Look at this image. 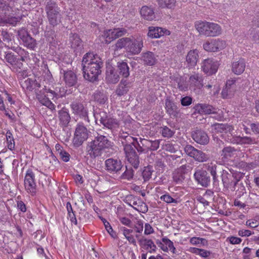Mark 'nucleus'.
I'll return each instance as SVG.
<instances>
[{"label": "nucleus", "mask_w": 259, "mask_h": 259, "mask_svg": "<svg viewBox=\"0 0 259 259\" xmlns=\"http://www.w3.org/2000/svg\"><path fill=\"white\" fill-rule=\"evenodd\" d=\"M199 55L197 50L190 51L186 56V62L189 67H194L198 60Z\"/></svg>", "instance_id": "25"}, {"label": "nucleus", "mask_w": 259, "mask_h": 259, "mask_svg": "<svg viewBox=\"0 0 259 259\" xmlns=\"http://www.w3.org/2000/svg\"><path fill=\"white\" fill-rule=\"evenodd\" d=\"M203 78L202 75L199 73H194L189 78L190 89L194 91H198L203 87Z\"/></svg>", "instance_id": "16"}, {"label": "nucleus", "mask_w": 259, "mask_h": 259, "mask_svg": "<svg viewBox=\"0 0 259 259\" xmlns=\"http://www.w3.org/2000/svg\"><path fill=\"white\" fill-rule=\"evenodd\" d=\"M139 243L141 247L149 250L150 252L155 251L156 249V246L152 240L146 239L144 237L139 239Z\"/></svg>", "instance_id": "28"}, {"label": "nucleus", "mask_w": 259, "mask_h": 259, "mask_svg": "<svg viewBox=\"0 0 259 259\" xmlns=\"http://www.w3.org/2000/svg\"><path fill=\"white\" fill-rule=\"evenodd\" d=\"M143 47V39L139 36L137 38L130 37V41L127 46V52L131 55H138L142 51Z\"/></svg>", "instance_id": "9"}, {"label": "nucleus", "mask_w": 259, "mask_h": 259, "mask_svg": "<svg viewBox=\"0 0 259 259\" xmlns=\"http://www.w3.org/2000/svg\"><path fill=\"white\" fill-rule=\"evenodd\" d=\"M0 58L9 63L16 71L23 67V63L12 52L3 51V46H0Z\"/></svg>", "instance_id": "7"}, {"label": "nucleus", "mask_w": 259, "mask_h": 259, "mask_svg": "<svg viewBox=\"0 0 259 259\" xmlns=\"http://www.w3.org/2000/svg\"><path fill=\"white\" fill-rule=\"evenodd\" d=\"M219 65V64L217 61L208 58L202 62L201 69L205 73L212 75L217 71Z\"/></svg>", "instance_id": "15"}, {"label": "nucleus", "mask_w": 259, "mask_h": 259, "mask_svg": "<svg viewBox=\"0 0 259 259\" xmlns=\"http://www.w3.org/2000/svg\"><path fill=\"white\" fill-rule=\"evenodd\" d=\"M162 242L168 247V250H169L173 253H175L176 250L175 247L174 246L173 242L167 238H162Z\"/></svg>", "instance_id": "64"}, {"label": "nucleus", "mask_w": 259, "mask_h": 259, "mask_svg": "<svg viewBox=\"0 0 259 259\" xmlns=\"http://www.w3.org/2000/svg\"><path fill=\"white\" fill-rule=\"evenodd\" d=\"M177 82L178 83V88L180 91H186L188 90L189 85L184 78H178L177 80Z\"/></svg>", "instance_id": "55"}, {"label": "nucleus", "mask_w": 259, "mask_h": 259, "mask_svg": "<svg viewBox=\"0 0 259 259\" xmlns=\"http://www.w3.org/2000/svg\"><path fill=\"white\" fill-rule=\"evenodd\" d=\"M196 156L195 157V160L199 162H205L209 159V156L207 154L204 153L202 151L198 150L196 151Z\"/></svg>", "instance_id": "52"}, {"label": "nucleus", "mask_w": 259, "mask_h": 259, "mask_svg": "<svg viewBox=\"0 0 259 259\" xmlns=\"http://www.w3.org/2000/svg\"><path fill=\"white\" fill-rule=\"evenodd\" d=\"M103 65L101 58L97 54L86 53L82 60L84 78L91 82L97 81Z\"/></svg>", "instance_id": "1"}, {"label": "nucleus", "mask_w": 259, "mask_h": 259, "mask_svg": "<svg viewBox=\"0 0 259 259\" xmlns=\"http://www.w3.org/2000/svg\"><path fill=\"white\" fill-rule=\"evenodd\" d=\"M127 161L131 165L136 169L138 168L140 163V159L139 155L137 153L132 154L126 157Z\"/></svg>", "instance_id": "42"}, {"label": "nucleus", "mask_w": 259, "mask_h": 259, "mask_svg": "<svg viewBox=\"0 0 259 259\" xmlns=\"http://www.w3.org/2000/svg\"><path fill=\"white\" fill-rule=\"evenodd\" d=\"M191 137L195 142L200 145H206L209 141V138L207 134L201 130L197 129L192 131Z\"/></svg>", "instance_id": "17"}, {"label": "nucleus", "mask_w": 259, "mask_h": 259, "mask_svg": "<svg viewBox=\"0 0 259 259\" xmlns=\"http://www.w3.org/2000/svg\"><path fill=\"white\" fill-rule=\"evenodd\" d=\"M250 37L254 41L259 42V30L252 28L249 30Z\"/></svg>", "instance_id": "57"}, {"label": "nucleus", "mask_w": 259, "mask_h": 259, "mask_svg": "<svg viewBox=\"0 0 259 259\" xmlns=\"http://www.w3.org/2000/svg\"><path fill=\"white\" fill-rule=\"evenodd\" d=\"M94 116L96 121L97 122L99 121L102 124L109 117L107 112L101 110L96 112V113H94Z\"/></svg>", "instance_id": "45"}, {"label": "nucleus", "mask_w": 259, "mask_h": 259, "mask_svg": "<svg viewBox=\"0 0 259 259\" xmlns=\"http://www.w3.org/2000/svg\"><path fill=\"white\" fill-rule=\"evenodd\" d=\"M195 26L200 35L214 37L222 33L221 27L218 24L207 21H197Z\"/></svg>", "instance_id": "4"}, {"label": "nucleus", "mask_w": 259, "mask_h": 259, "mask_svg": "<svg viewBox=\"0 0 259 259\" xmlns=\"http://www.w3.org/2000/svg\"><path fill=\"white\" fill-rule=\"evenodd\" d=\"M245 66V60L243 59H240L238 61L233 62L232 70L235 74L239 75L244 72Z\"/></svg>", "instance_id": "29"}, {"label": "nucleus", "mask_w": 259, "mask_h": 259, "mask_svg": "<svg viewBox=\"0 0 259 259\" xmlns=\"http://www.w3.org/2000/svg\"><path fill=\"white\" fill-rule=\"evenodd\" d=\"M196 150V148L191 145L187 144L184 147V151L185 153L190 157L192 156Z\"/></svg>", "instance_id": "62"}, {"label": "nucleus", "mask_w": 259, "mask_h": 259, "mask_svg": "<svg viewBox=\"0 0 259 259\" xmlns=\"http://www.w3.org/2000/svg\"><path fill=\"white\" fill-rule=\"evenodd\" d=\"M45 10L47 15L61 12V8L54 0H49L46 3Z\"/></svg>", "instance_id": "23"}, {"label": "nucleus", "mask_w": 259, "mask_h": 259, "mask_svg": "<svg viewBox=\"0 0 259 259\" xmlns=\"http://www.w3.org/2000/svg\"><path fill=\"white\" fill-rule=\"evenodd\" d=\"M236 140V144H253L255 143V139L249 137L238 136Z\"/></svg>", "instance_id": "41"}, {"label": "nucleus", "mask_w": 259, "mask_h": 259, "mask_svg": "<svg viewBox=\"0 0 259 259\" xmlns=\"http://www.w3.org/2000/svg\"><path fill=\"white\" fill-rule=\"evenodd\" d=\"M160 199L167 203H177V200L172 198L168 194L161 196L160 197Z\"/></svg>", "instance_id": "63"}, {"label": "nucleus", "mask_w": 259, "mask_h": 259, "mask_svg": "<svg viewBox=\"0 0 259 259\" xmlns=\"http://www.w3.org/2000/svg\"><path fill=\"white\" fill-rule=\"evenodd\" d=\"M170 34V31L164 28L150 26L148 28V32L147 35L152 38H159L164 35H169Z\"/></svg>", "instance_id": "19"}, {"label": "nucleus", "mask_w": 259, "mask_h": 259, "mask_svg": "<svg viewBox=\"0 0 259 259\" xmlns=\"http://www.w3.org/2000/svg\"><path fill=\"white\" fill-rule=\"evenodd\" d=\"M19 38L23 41L24 46L31 50H34L36 47V42L32 37L25 28H22L18 31Z\"/></svg>", "instance_id": "11"}, {"label": "nucleus", "mask_w": 259, "mask_h": 259, "mask_svg": "<svg viewBox=\"0 0 259 259\" xmlns=\"http://www.w3.org/2000/svg\"><path fill=\"white\" fill-rule=\"evenodd\" d=\"M105 169L110 174H118L123 165L120 159L118 158H110L105 161Z\"/></svg>", "instance_id": "10"}, {"label": "nucleus", "mask_w": 259, "mask_h": 259, "mask_svg": "<svg viewBox=\"0 0 259 259\" xmlns=\"http://www.w3.org/2000/svg\"><path fill=\"white\" fill-rule=\"evenodd\" d=\"M60 73L63 74V79L67 87L76 88L77 85L78 79L74 72L71 70H65L62 69Z\"/></svg>", "instance_id": "13"}, {"label": "nucleus", "mask_w": 259, "mask_h": 259, "mask_svg": "<svg viewBox=\"0 0 259 259\" xmlns=\"http://www.w3.org/2000/svg\"><path fill=\"white\" fill-rule=\"evenodd\" d=\"M142 60L144 64L149 66L154 65L157 61L154 54L150 51L142 53Z\"/></svg>", "instance_id": "32"}, {"label": "nucleus", "mask_w": 259, "mask_h": 259, "mask_svg": "<svg viewBox=\"0 0 259 259\" xmlns=\"http://www.w3.org/2000/svg\"><path fill=\"white\" fill-rule=\"evenodd\" d=\"M70 106L72 113L79 116L87 124H90V120L88 116V110L86 106H84L81 101L79 100L73 101Z\"/></svg>", "instance_id": "6"}, {"label": "nucleus", "mask_w": 259, "mask_h": 259, "mask_svg": "<svg viewBox=\"0 0 259 259\" xmlns=\"http://www.w3.org/2000/svg\"><path fill=\"white\" fill-rule=\"evenodd\" d=\"M69 42L71 48L75 50L81 49L82 41L76 33H71L70 34Z\"/></svg>", "instance_id": "36"}, {"label": "nucleus", "mask_w": 259, "mask_h": 259, "mask_svg": "<svg viewBox=\"0 0 259 259\" xmlns=\"http://www.w3.org/2000/svg\"><path fill=\"white\" fill-rule=\"evenodd\" d=\"M244 176V174L240 171L223 169L221 178L224 187L234 191L236 189V186Z\"/></svg>", "instance_id": "3"}, {"label": "nucleus", "mask_w": 259, "mask_h": 259, "mask_svg": "<svg viewBox=\"0 0 259 259\" xmlns=\"http://www.w3.org/2000/svg\"><path fill=\"white\" fill-rule=\"evenodd\" d=\"M129 41H130V37H122L118 39L115 45L112 46L114 52H118L123 48H124L127 52V46H128Z\"/></svg>", "instance_id": "34"}, {"label": "nucleus", "mask_w": 259, "mask_h": 259, "mask_svg": "<svg viewBox=\"0 0 259 259\" xmlns=\"http://www.w3.org/2000/svg\"><path fill=\"white\" fill-rule=\"evenodd\" d=\"M141 16L146 20L151 21L155 18L153 10L147 6H143L140 10Z\"/></svg>", "instance_id": "35"}, {"label": "nucleus", "mask_w": 259, "mask_h": 259, "mask_svg": "<svg viewBox=\"0 0 259 259\" xmlns=\"http://www.w3.org/2000/svg\"><path fill=\"white\" fill-rule=\"evenodd\" d=\"M165 105L166 112L171 117L176 118L178 116L180 110L177 104L171 100L169 98L166 99Z\"/></svg>", "instance_id": "18"}, {"label": "nucleus", "mask_w": 259, "mask_h": 259, "mask_svg": "<svg viewBox=\"0 0 259 259\" xmlns=\"http://www.w3.org/2000/svg\"><path fill=\"white\" fill-rule=\"evenodd\" d=\"M105 78L109 83H116L119 80V75L113 67L109 66L107 68Z\"/></svg>", "instance_id": "22"}, {"label": "nucleus", "mask_w": 259, "mask_h": 259, "mask_svg": "<svg viewBox=\"0 0 259 259\" xmlns=\"http://www.w3.org/2000/svg\"><path fill=\"white\" fill-rule=\"evenodd\" d=\"M102 125L111 130L115 129L119 127V122L115 119L108 117V118L103 122Z\"/></svg>", "instance_id": "39"}, {"label": "nucleus", "mask_w": 259, "mask_h": 259, "mask_svg": "<svg viewBox=\"0 0 259 259\" xmlns=\"http://www.w3.org/2000/svg\"><path fill=\"white\" fill-rule=\"evenodd\" d=\"M190 242L193 245H198L199 244L205 245L207 243L206 239L199 237H192L190 239Z\"/></svg>", "instance_id": "56"}, {"label": "nucleus", "mask_w": 259, "mask_h": 259, "mask_svg": "<svg viewBox=\"0 0 259 259\" xmlns=\"http://www.w3.org/2000/svg\"><path fill=\"white\" fill-rule=\"evenodd\" d=\"M153 172V169L152 166L149 165L144 167L142 171V176L144 181H148L151 179Z\"/></svg>", "instance_id": "49"}, {"label": "nucleus", "mask_w": 259, "mask_h": 259, "mask_svg": "<svg viewBox=\"0 0 259 259\" xmlns=\"http://www.w3.org/2000/svg\"><path fill=\"white\" fill-rule=\"evenodd\" d=\"M21 19L20 17H8L6 18L5 21L6 23L14 26L20 21Z\"/></svg>", "instance_id": "61"}, {"label": "nucleus", "mask_w": 259, "mask_h": 259, "mask_svg": "<svg viewBox=\"0 0 259 259\" xmlns=\"http://www.w3.org/2000/svg\"><path fill=\"white\" fill-rule=\"evenodd\" d=\"M47 17L49 24L53 27L56 26L61 23L63 18L61 12L47 15Z\"/></svg>", "instance_id": "37"}, {"label": "nucleus", "mask_w": 259, "mask_h": 259, "mask_svg": "<svg viewBox=\"0 0 259 259\" xmlns=\"http://www.w3.org/2000/svg\"><path fill=\"white\" fill-rule=\"evenodd\" d=\"M185 178V175L177 169L172 173L173 181L177 184L182 183Z\"/></svg>", "instance_id": "47"}, {"label": "nucleus", "mask_w": 259, "mask_h": 259, "mask_svg": "<svg viewBox=\"0 0 259 259\" xmlns=\"http://www.w3.org/2000/svg\"><path fill=\"white\" fill-rule=\"evenodd\" d=\"M7 146L9 149L13 150L15 149V142L12 133L8 131L6 133Z\"/></svg>", "instance_id": "48"}, {"label": "nucleus", "mask_w": 259, "mask_h": 259, "mask_svg": "<svg viewBox=\"0 0 259 259\" xmlns=\"http://www.w3.org/2000/svg\"><path fill=\"white\" fill-rule=\"evenodd\" d=\"M230 82H227L226 87L224 88L222 92V96L223 98H227L231 97L233 93L234 89H231L229 87Z\"/></svg>", "instance_id": "51"}, {"label": "nucleus", "mask_w": 259, "mask_h": 259, "mask_svg": "<svg viewBox=\"0 0 259 259\" xmlns=\"http://www.w3.org/2000/svg\"><path fill=\"white\" fill-rule=\"evenodd\" d=\"M141 143L143 146L146 148V150L155 151L159 147L160 142L159 140L151 141L146 139H142Z\"/></svg>", "instance_id": "33"}, {"label": "nucleus", "mask_w": 259, "mask_h": 259, "mask_svg": "<svg viewBox=\"0 0 259 259\" xmlns=\"http://www.w3.org/2000/svg\"><path fill=\"white\" fill-rule=\"evenodd\" d=\"M113 145V143L107 137L98 134L94 140L88 144L86 150L91 158H96L101 156L105 149L111 148Z\"/></svg>", "instance_id": "2"}, {"label": "nucleus", "mask_w": 259, "mask_h": 259, "mask_svg": "<svg viewBox=\"0 0 259 259\" xmlns=\"http://www.w3.org/2000/svg\"><path fill=\"white\" fill-rule=\"evenodd\" d=\"M161 128V130L160 131V133L161 134L162 136L165 138H171L174 135L175 133V132L174 130L170 129L166 126L162 127Z\"/></svg>", "instance_id": "53"}, {"label": "nucleus", "mask_w": 259, "mask_h": 259, "mask_svg": "<svg viewBox=\"0 0 259 259\" xmlns=\"http://www.w3.org/2000/svg\"><path fill=\"white\" fill-rule=\"evenodd\" d=\"M24 185L28 192L34 195L36 193V185L35 182V175L31 169L27 170L25 176Z\"/></svg>", "instance_id": "14"}, {"label": "nucleus", "mask_w": 259, "mask_h": 259, "mask_svg": "<svg viewBox=\"0 0 259 259\" xmlns=\"http://www.w3.org/2000/svg\"><path fill=\"white\" fill-rule=\"evenodd\" d=\"M90 124H87L82 122L77 123L73 139V144L74 147H78L86 141L89 136V131L87 126Z\"/></svg>", "instance_id": "5"}, {"label": "nucleus", "mask_w": 259, "mask_h": 259, "mask_svg": "<svg viewBox=\"0 0 259 259\" xmlns=\"http://www.w3.org/2000/svg\"><path fill=\"white\" fill-rule=\"evenodd\" d=\"M45 90L47 93L51 94L50 97L52 98V99L54 98L58 99L63 96V95L60 93V91H58L57 89H56L55 91L52 90L51 89H47L45 88Z\"/></svg>", "instance_id": "59"}, {"label": "nucleus", "mask_w": 259, "mask_h": 259, "mask_svg": "<svg viewBox=\"0 0 259 259\" xmlns=\"http://www.w3.org/2000/svg\"><path fill=\"white\" fill-rule=\"evenodd\" d=\"M1 35L3 37V40L9 42L12 40V34L8 32L7 29H2L1 30Z\"/></svg>", "instance_id": "58"}, {"label": "nucleus", "mask_w": 259, "mask_h": 259, "mask_svg": "<svg viewBox=\"0 0 259 259\" xmlns=\"http://www.w3.org/2000/svg\"><path fill=\"white\" fill-rule=\"evenodd\" d=\"M134 138L127 136L125 138L124 142H122L124 147V151L125 157L130 155L132 154L137 153L136 151L135 146H134Z\"/></svg>", "instance_id": "20"}, {"label": "nucleus", "mask_w": 259, "mask_h": 259, "mask_svg": "<svg viewBox=\"0 0 259 259\" xmlns=\"http://www.w3.org/2000/svg\"><path fill=\"white\" fill-rule=\"evenodd\" d=\"M104 36L106 38V43H109L116 38L115 33L113 29H108L104 31Z\"/></svg>", "instance_id": "50"}, {"label": "nucleus", "mask_w": 259, "mask_h": 259, "mask_svg": "<svg viewBox=\"0 0 259 259\" xmlns=\"http://www.w3.org/2000/svg\"><path fill=\"white\" fill-rule=\"evenodd\" d=\"M195 108L196 110L201 113L210 114L217 113V109L209 104H198L196 105Z\"/></svg>", "instance_id": "26"}, {"label": "nucleus", "mask_w": 259, "mask_h": 259, "mask_svg": "<svg viewBox=\"0 0 259 259\" xmlns=\"http://www.w3.org/2000/svg\"><path fill=\"white\" fill-rule=\"evenodd\" d=\"M40 102L42 105L46 106L52 111L55 110V105L48 98H44Z\"/></svg>", "instance_id": "60"}, {"label": "nucleus", "mask_w": 259, "mask_h": 259, "mask_svg": "<svg viewBox=\"0 0 259 259\" xmlns=\"http://www.w3.org/2000/svg\"><path fill=\"white\" fill-rule=\"evenodd\" d=\"M205 168L210 173L212 177L213 183L218 182V176L217 172L220 171L222 172L223 169L221 168V166L217 165V163L213 162H209L204 164Z\"/></svg>", "instance_id": "21"}, {"label": "nucleus", "mask_w": 259, "mask_h": 259, "mask_svg": "<svg viewBox=\"0 0 259 259\" xmlns=\"http://www.w3.org/2000/svg\"><path fill=\"white\" fill-rule=\"evenodd\" d=\"M226 45L225 41L218 39H211L203 45L204 49L207 52H215L223 49Z\"/></svg>", "instance_id": "12"}, {"label": "nucleus", "mask_w": 259, "mask_h": 259, "mask_svg": "<svg viewBox=\"0 0 259 259\" xmlns=\"http://www.w3.org/2000/svg\"><path fill=\"white\" fill-rule=\"evenodd\" d=\"M194 178L198 184L203 187H207L210 184L211 179L208 172L202 168L195 169Z\"/></svg>", "instance_id": "8"}, {"label": "nucleus", "mask_w": 259, "mask_h": 259, "mask_svg": "<svg viewBox=\"0 0 259 259\" xmlns=\"http://www.w3.org/2000/svg\"><path fill=\"white\" fill-rule=\"evenodd\" d=\"M130 87V82L128 81L126 79H122L116 90V93L119 96L124 95L127 93Z\"/></svg>", "instance_id": "30"}, {"label": "nucleus", "mask_w": 259, "mask_h": 259, "mask_svg": "<svg viewBox=\"0 0 259 259\" xmlns=\"http://www.w3.org/2000/svg\"><path fill=\"white\" fill-rule=\"evenodd\" d=\"M11 49L17 53L18 56L20 57L19 58V61L20 62L21 61L24 62L29 58L28 52L20 47H12L11 48Z\"/></svg>", "instance_id": "38"}, {"label": "nucleus", "mask_w": 259, "mask_h": 259, "mask_svg": "<svg viewBox=\"0 0 259 259\" xmlns=\"http://www.w3.org/2000/svg\"><path fill=\"white\" fill-rule=\"evenodd\" d=\"M236 152L237 150L234 147L227 146L223 149L221 155L223 158H228L232 157Z\"/></svg>", "instance_id": "40"}, {"label": "nucleus", "mask_w": 259, "mask_h": 259, "mask_svg": "<svg viewBox=\"0 0 259 259\" xmlns=\"http://www.w3.org/2000/svg\"><path fill=\"white\" fill-rule=\"evenodd\" d=\"M159 7L171 9L175 6L176 0H157Z\"/></svg>", "instance_id": "44"}, {"label": "nucleus", "mask_w": 259, "mask_h": 259, "mask_svg": "<svg viewBox=\"0 0 259 259\" xmlns=\"http://www.w3.org/2000/svg\"><path fill=\"white\" fill-rule=\"evenodd\" d=\"M59 118L62 126L66 127L70 121L71 117L67 109L63 108L58 111Z\"/></svg>", "instance_id": "27"}, {"label": "nucleus", "mask_w": 259, "mask_h": 259, "mask_svg": "<svg viewBox=\"0 0 259 259\" xmlns=\"http://www.w3.org/2000/svg\"><path fill=\"white\" fill-rule=\"evenodd\" d=\"M117 72L119 75L127 78L130 75V68L126 62L123 61L117 63Z\"/></svg>", "instance_id": "31"}, {"label": "nucleus", "mask_w": 259, "mask_h": 259, "mask_svg": "<svg viewBox=\"0 0 259 259\" xmlns=\"http://www.w3.org/2000/svg\"><path fill=\"white\" fill-rule=\"evenodd\" d=\"M94 99L100 104H104L107 100V96L103 93L97 91L94 94Z\"/></svg>", "instance_id": "43"}, {"label": "nucleus", "mask_w": 259, "mask_h": 259, "mask_svg": "<svg viewBox=\"0 0 259 259\" xmlns=\"http://www.w3.org/2000/svg\"><path fill=\"white\" fill-rule=\"evenodd\" d=\"M234 130H231L230 132H226L222 135L221 136L226 141L235 144L236 142L235 141L236 140V138H237V136L233 135L232 132Z\"/></svg>", "instance_id": "46"}, {"label": "nucleus", "mask_w": 259, "mask_h": 259, "mask_svg": "<svg viewBox=\"0 0 259 259\" xmlns=\"http://www.w3.org/2000/svg\"><path fill=\"white\" fill-rule=\"evenodd\" d=\"M211 128L212 132L221 133L222 135H223L225 133L230 132L231 130H234V128L232 125L219 123L212 124Z\"/></svg>", "instance_id": "24"}, {"label": "nucleus", "mask_w": 259, "mask_h": 259, "mask_svg": "<svg viewBox=\"0 0 259 259\" xmlns=\"http://www.w3.org/2000/svg\"><path fill=\"white\" fill-rule=\"evenodd\" d=\"M134 177V170L132 168H127L126 167V170L120 176L121 179L131 180Z\"/></svg>", "instance_id": "54"}]
</instances>
